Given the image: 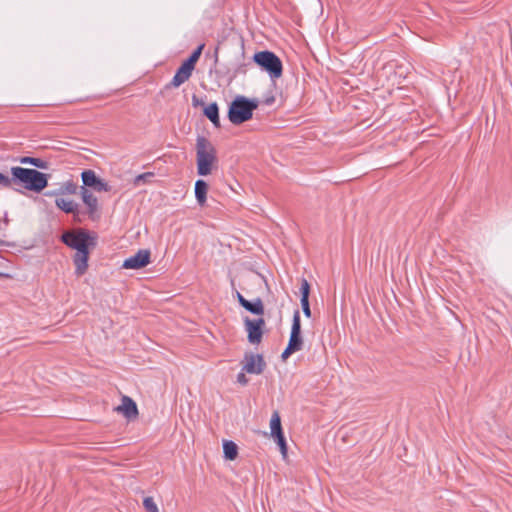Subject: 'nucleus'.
Returning <instances> with one entry per match:
<instances>
[{
  "mask_svg": "<svg viewBox=\"0 0 512 512\" xmlns=\"http://www.w3.org/2000/svg\"><path fill=\"white\" fill-rule=\"evenodd\" d=\"M301 308L303 311V314L305 317L310 318L311 317V309L309 304V299H300Z\"/></svg>",
  "mask_w": 512,
  "mask_h": 512,
  "instance_id": "obj_27",
  "label": "nucleus"
},
{
  "mask_svg": "<svg viewBox=\"0 0 512 512\" xmlns=\"http://www.w3.org/2000/svg\"><path fill=\"white\" fill-rule=\"evenodd\" d=\"M244 372L245 371L240 372L237 376V382L241 385H246L248 383V379L246 378Z\"/></svg>",
  "mask_w": 512,
  "mask_h": 512,
  "instance_id": "obj_28",
  "label": "nucleus"
},
{
  "mask_svg": "<svg viewBox=\"0 0 512 512\" xmlns=\"http://www.w3.org/2000/svg\"><path fill=\"white\" fill-rule=\"evenodd\" d=\"M303 337L301 334V319L299 310H295L292 319V326L288 344L281 354L283 361L287 360L290 355L295 352L302 350L303 348Z\"/></svg>",
  "mask_w": 512,
  "mask_h": 512,
  "instance_id": "obj_6",
  "label": "nucleus"
},
{
  "mask_svg": "<svg viewBox=\"0 0 512 512\" xmlns=\"http://www.w3.org/2000/svg\"><path fill=\"white\" fill-rule=\"evenodd\" d=\"M263 303L262 301L258 298V315H262L263 314Z\"/></svg>",
  "mask_w": 512,
  "mask_h": 512,
  "instance_id": "obj_32",
  "label": "nucleus"
},
{
  "mask_svg": "<svg viewBox=\"0 0 512 512\" xmlns=\"http://www.w3.org/2000/svg\"><path fill=\"white\" fill-rule=\"evenodd\" d=\"M208 185L204 180H197L195 183V197L199 205L203 206L207 199Z\"/></svg>",
  "mask_w": 512,
  "mask_h": 512,
  "instance_id": "obj_13",
  "label": "nucleus"
},
{
  "mask_svg": "<svg viewBox=\"0 0 512 512\" xmlns=\"http://www.w3.org/2000/svg\"><path fill=\"white\" fill-rule=\"evenodd\" d=\"M60 240L69 248L76 250L73 256L75 274L79 277L88 269L90 251L97 245V237L83 228H75L64 231Z\"/></svg>",
  "mask_w": 512,
  "mask_h": 512,
  "instance_id": "obj_1",
  "label": "nucleus"
},
{
  "mask_svg": "<svg viewBox=\"0 0 512 512\" xmlns=\"http://www.w3.org/2000/svg\"><path fill=\"white\" fill-rule=\"evenodd\" d=\"M46 195H48V196H52V195H54V193H52V192H48Z\"/></svg>",
  "mask_w": 512,
  "mask_h": 512,
  "instance_id": "obj_34",
  "label": "nucleus"
},
{
  "mask_svg": "<svg viewBox=\"0 0 512 512\" xmlns=\"http://www.w3.org/2000/svg\"><path fill=\"white\" fill-rule=\"evenodd\" d=\"M277 445L279 446L280 452L283 456V458L287 457V443L284 437V434L277 435L273 437Z\"/></svg>",
  "mask_w": 512,
  "mask_h": 512,
  "instance_id": "obj_22",
  "label": "nucleus"
},
{
  "mask_svg": "<svg viewBox=\"0 0 512 512\" xmlns=\"http://www.w3.org/2000/svg\"><path fill=\"white\" fill-rule=\"evenodd\" d=\"M242 371L256 373V355L253 352L245 354L242 361Z\"/></svg>",
  "mask_w": 512,
  "mask_h": 512,
  "instance_id": "obj_15",
  "label": "nucleus"
},
{
  "mask_svg": "<svg viewBox=\"0 0 512 512\" xmlns=\"http://www.w3.org/2000/svg\"><path fill=\"white\" fill-rule=\"evenodd\" d=\"M204 115L213 123L215 127H220L219 108L217 103H211L204 109Z\"/></svg>",
  "mask_w": 512,
  "mask_h": 512,
  "instance_id": "obj_14",
  "label": "nucleus"
},
{
  "mask_svg": "<svg viewBox=\"0 0 512 512\" xmlns=\"http://www.w3.org/2000/svg\"><path fill=\"white\" fill-rule=\"evenodd\" d=\"M55 205L65 213L76 214L78 212V204L71 199L56 198Z\"/></svg>",
  "mask_w": 512,
  "mask_h": 512,
  "instance_id": "obj_12",
  "label": "nucleus"
},
{
  "mask_svg": "<svg viewBox=\"0 0 512 512\" xmlns=\"http://www.w3.org/2000/svg\"><path fill=\"white\" fill-rule=\"evenodd\" d=\"M223 451L227 460H234L238 454V447L233 441L226 440L223 443Z\"/></svg>",
  "mask_w": 512,
  "mask_h": 512,
  "instance_id": "obj_16",
  "label": "nucleus"
},
{
  "mask_svg": "<svg viewBox=\"0 0 512 512\" xmlns=\"http://www.w3.org/2000/svg\"><path fill=\"white\" fill-rule=\"evenodd\" d=\"M264 324L262 318H258V343L261 341V327Z\"/></svg>",
  "mask_w": 512,
  "mask_h": 512,
  "instance_id": "obj_30",
  "label": "nucleus"
},
{
  "mask_svg": "<svg viewBox=\"0 0 512 512\" xmlns=\"http://www.w3.org/2000/svg\"><path fill=\"white\" fill-rule=\"evenodd\" d=\"M258 67L269 76L273 84L283 75L282 60L269 50L258 51Z\"/></svg>",
  "mask_w": 512,
  "mask_h": 512,
  "instance_id": "obj_4",
  "label": "nucleus"
},
{
  "mask_svg": "<svg viewBox=\"0 0 512 512\" xmlns=\"http://www.w3.org/2000/svg\"><path fill=\"white\" fill-rule=\"evenodd\" d=\"M22 164H31L38 168H46V162L43 161L40 158H33V157H23L20 161Z\"/></svg>",
  "mask_w": 512,
  "mask_h": 512,
  "instance_id": "obj_20",
  "label": "nucleus"
},
{
  "mask_svg": "<svg viewBox=\"0 0 512 512\" xmlns=\"http://www.w3.org/2000/svg\"><path fill=\"white\" fill-rule=\"evenodd\" d=\"M203 48H204V44L199 45L197 47V49L192 52V54L189 56V58L184 61V63H186L187 65H189L190 67H192L194 69L196 62L198 61V59L201 56Z\"/></svg>",
  "mask_w": 512,
  "mask_h": 512,
  "instance_id": "obj_19",
  "label": "nucleus"
},
{
  "mask_svg": "<svg viewBox=\"0 0 512 512\" xmlns=\"http://www.w3.org/2000/svg\"><path fill=\"white\" fill-rule=\"evenodd\" d=\"M192 102L194 106L203 105V101H200L195 95L192 97Z\"/></svg>",
  "mask_w": 512,
  "mask_h": 512,
  "instance_id": "obj_31",
  "label": "nucleus"
},
{
  "mask_svg": "<svg viewBox=\"0 0 512 512\" xmlns=\"http://www.w3.org/2000/svg\"><path fill=\"white\" fill-rule=\"evenodd\" d=\"M83 186L91 187L97 192H109L111 187L104 180L97 177L93 170H84L81 174Z\"/></svg>",
  "mask_w": 512,
  "mask_h": 512,
  "instance_id": "obj_7",
  "label": "nucleus"
},
{
  "mask_svg": "<svg viewBox=\"0 0 512 512\" xmlns=\"http://www.w3.org/2000/svg\"><path fill=\"white\" fill-rule=\"evenodd\" d=\"M246 329L248 332V340L251 343H256V320L245 318Z\"/></svg>",
  "mask_w": 512,
  "mask_h": 512,
  "instance_id": "obj_18",
  "label": "nucleus"
},
{
  "mask_svg": "<svg viewBox=\"0 0 512 512\" xmlns=\"http://www.w3.org/2000/svg\"><path fill=\"white\" fill-rule=\"evenodd\" d=\"M193 68L187 65L186 63H182L181 66L177 69L174 77L171 82L168 84V88H178L183 83L189 80L192 75Z\"/></svg>",
  "mask_w": 512,
  "mask_h": 512,
  "instance_id": "obj_10",
  "label": "nucleus"
},
{
  "mask_svg": "<svg viewBox=\"0 0 512 512\" xmlns=\"http://www.w3.org/2000/svg\"><path fill=\"white\" fill-rule=\"evenodd\" d=\"M256 103L244 97H237L229 107L228 118L235 125L242 124L252 118Z\"/></svg>",
  "mask_w": 512,
  "mask_h": 512,
  "instance_id": "obj_5",
  "label": "nucleus"
},
{
  "mask_svg": "<svg viewBox=\"0 0 512 512\" xmlns=\"http://www.w3.org/2000/svg\"><path fill=\"white\" fill-rule=\"evenodd\" d=\"M143 506L147 512H159L158 506L152 497H145Z\"/></svg>",
  "mask_w": 512,
  "mask_h": 512,
  "instance_id": "obj_23",
  "label": "nucleus"
},
{
  "mask_svg": "<svg viewBox=\"0 0 512 512\" xmlns=\"http://www.w3.org/2000/svg\"><path fill=\"white\" fill-rule=\"evenodd\" d=\"M11 175L8 176L9 184L1 185L2 188H11L13 184L21 183L25 189L39 193L48 184L47 175L35 169L16 166L11 168Z\"/></svg>",
  "mask_w": 512,
  "mask_h": 512,
  "instance_id": "obj_2",
  "label": "nucleus"
},
{
  "mask_svg": "<svg viewBox=\"0 0 512 512\" xmlns=\"http://www.w3.org/2000/svg\"><path fill=\"white\" fill-rule=\"evenodd\" d=\"M270 428H271V436L272 437H275V436L283 433L282 426H281V419L277 412H274V414L271 417Z\"/></svg>",
  "mask_w": 512,
  "mask_h": 512,
  "instance_id": "obj_17",
  "label": "nucleus"
},
{
  "mask_svg": "<svg viewBox=\"0 0 512 512\" xmlns=\"http://www.w3.org/2000/svg\"><path fill=\"white\" fill-rule=\"evenodd\" d=\"M237 297L241 306L252 314H256V302L246 300L239 292L237 293Z\"/></svg>",
  "mask_w": 512,
  "mask_h": 512,
  "instance_id": "obj_21",
  "label": "nucleus"
},
{
  "mask_svg": "<svg viewBox=\"0 0 512 512\" xmlns=\"http://www.w3.org/2000/svg\"><path fill=\"white\" fill-rule=\"evenodd\" d=\"M3 276H6V275L4 273L0 272V278L3 277Z\"/></svg>",
  "mask_w": 512,
  "mask_h": 512,
  "instance_id": "obj_35",
  "label": "nucleus"
},
{
  "mask_svg": "<svg viewBox=\"0 0 512 512\" xmlns=\"http://www.w3.org/2000/svg\"><path fill=\"white\" fill-rule=\"evenodd\" d=\"M274 91H275V89H274V90H270V91L268 92V94L264 96V98H263V100H262V101H259V100H258V106H259L260 104H263V105H265V106H271V105H273V104H274V102H275V93H274Z\"/></svg>",
  "mask_w": 512,
  "mask_h": 512,
  "instance_id": "obj_25",
  "label": "nucleus"
},
{
  "mask_svg": "<svg viewBox=\"0 0 512 512\" xmlns=\"http://www.w3.org/2000/svg\"><path fill=\"white\" fill-rule=\"evenodd\" d=\"M117 413L122 414L127 420H135L138 417V408L135 401L128 397L123 396L121 405L114 409Z\"/></svg>",
  "mask_w": 512,
  "mask_h": 512,
  "instance_id": "obj_9",
  "label": "nucleus"
},
{
  "mask_svg": "<svg viewBox=\"0 0 512 512\" xmlns=\"http://www.w3.org/2000/svg\"><path fill=\"white\" fill-rule=\"evenodd\" d=\"M252 59H253V61L256 62V53H254V55L252 56Z\"/></svg>",
  "mask_w": 512,
  "mask_h": 512,
  "instance_id": "obj_33",
  "label": "nucleus"
},
{
  "mask_svg": "<svg viewBox=\"0 0 512 512\" xmlns=\"http://www.w3.org/2000/svg\"><path fill=\"white\" fill-rule=\"evenodd\" d=\"M81 197L84 202V204L88 208V212L90 215H93L98 210V199L93 195V193L85 188L84 186L81 187Z\"/></svg>",
  "mask_w": 512,
  "mask_h": 512,
  "instance_id": "obj_11",
  "label": "nucleus"
},
{
  "mask_svg": "<svg viewBox=\"0 0 512 512\" xmlns=\"http://www.w3.org/2000/svg\"><path fill=\"white\" fill-rule=\"evenodd\" d=\"M153 176H154V174L152 172H146V173L140 174V175L136 176L134 183L136 185L140 184L141 182L146 183Z\"/></svg>",
  "mask_w": 512,
  "mask_h": 512,
  "instance_id": "obj_26",
  "label": "nucleus"
},
{
  "mask_svg": "<svg viewBox=\"0 0 512 512\" xmlns=\"http://www.w3.org/2000/svg\"><path fill=\"white\" fill-rule=\"evenodd\" d=\"M265 367V362L261 355L258 354V374H260Z\"/></svg>",
  "mask_w": 512,
  "mask_h": 512,
  "instance_id": "obj_29",
  "label": "nucleus"
},
{
  "mask_svg": "<svg viewBox=\"0 0 512 512\" xmlns=\"http://www.w3.org/2000/svg\"><path fill=\"white\" fill-rule=\"evenodd\" d=\"M300 294L301 299H309L310 284L305 278L301 279Z\"/></svg>",
  "mask_w": 512,
  "mask_h": 512,
  "instance_id": "obj_24",
  "label": "nucleus"
},
{
  "mask_svg": "<svg viewBox=\"0 0 512 512\" xmlns=\"http://www.w3.org/2000/svg\"><path fill=\"white\" fill-rule=\"evenodd\" d=\"M197 173L201 176L209 175L217 161L216 150L212 143L204 136L196 140Z\"/></svg>",
  "mask_w": 512,
  "mask_h": 512,
  "instance_id": "obj_3",
  "label": "nucleus"
},
{
  "mask_svg": "<svg viewBox=\"0 0 512 512\" xmlns=\"http://www.w3.org/2000/svg\"><path fill=\"white\" fill-rule=\"evenodd\" d=\"M150 256L149 250L141 249L135 255L125 259L122 267L125 269H141L150 263Z\"/></svg>",
  "mask_w": 512,
  "mask_h": 512,
  "instance_id": "obj_8",
  "label": "nucleus"
}]
</instances>
